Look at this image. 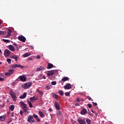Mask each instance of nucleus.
<instances>
[{"instance_id":"nucleus-34","label":"nucleus","mask_w":124,"mask_h":124,"mask_svg":"<svg viewBox=\"0 0 124 124\" xmlns=\"http://www.w3.org/2000/svg\"><path fill=\"white\" fill-rule=\"evenodd\" d=\"M35 118V119H37V118H38V116H37V115L35 114H33V118Z\"/></svg>"},{"instance_id":"nucleus-24","label":"nucleus","mask_w":124,"mask_h":124,"mask_svg":"<svg viewBox=\"0 0 124 124\" xmlns=\"http://www.w3.org/2000/svg\"><path fill=\"white\" fill-rule=\"evenodd\" d=\"M14 108H15V106L11 105L9 107V109L11 110V111H13L14 110Z\"/></svg>"},{"instance_id":"nucleus-38","label":"nucleus","mask_w":124,"mask_h":124,"mask_svg":"<svg viewBox=\"0 0 124 124\" xmlns=\"http://www.w3.org/2000/svg\"><path fill=\"white\" fill-rule=\"evenodd\" d=\"M41 57H40V55H37L36 57V59H37V60H39V59H41Z\"/></svg>"},{"instance_id":"nucleus-37","label":"nucleus","mask_w":124,"mask_h":124,"mask_svg":"<svg viewBox=\"0 0 124 124\" xmlns=\"http://www.w3.org/2000/svg\"><path fill=\"white\" fill-rule=\"evenodd\" d=\"M46 90H47V91H48V90H50V86L49 85L46 86Z\"/></svg>"},{"instance_id":"nucleus-44","label":"nucleus","mask_w":124,"mask_h":124,"mask_svg":"<svg viewBox=\"0 0 124 124\" xmlns=\"http://www.w3.org/2000/svg\"><path fill=\"white\" fill-rule=\"evenodd\" d=\"M23 111H22V110H20V114L21 115V116H22L23 115Z\"/></svg>"},{"instance_id":"nucleus-47","label":"nucleus","mask_w":124,"mask_h":124,"mask_svg":"<svg viewBox=\"0 0 124 124\" xmlns=\"http://www.w3.org/2000/svg\"><path fill=\"white\" fill-rule=\"evenodd\" d=\"M8 35H9V36H11V33L8 32Z\"/></svg>"},{"instance_id":"nucleus-2","label":"nucleus","mask_w":124,"mask_h":124,"mask_svg":"<svg viewBox=\"0 0 124 124\" xmlns=\"http://www.w3.org/2000/svg\"><path fill=\"white\" fill-rule=\"evenodd\" d=\"M20 104H21V107L22 108L24 112H27V111H28L27 105L23 102H20Z\"/></svg>"},{"instance_id":"nucleus-30","label":"nucleus","mask_w":124,"mask_h":124,"mask_svg":"<svg viewBox=\"0 0 124 124\" xmlns=\"http://www.w3.org/2000/svg\"><path fill=\"white\" fill-rule=\"evenodd\" d=\"M86 123L88 124H91L92 123V121L89 119H86Z\"/></svg>"},{"instance_id":"nucleus-21","label":"nucleus","mask_w":124,"mask_h":124,"mask_svg":"<svg viewBox=\"0 0 124 124\" xmlns=\"http://www.w3.org/2000/svg\"><path fill=\"white\" fill-rule=\"evenodd\" d=\"M38 113L41 117V118H44L45 117V115H44V113L42 112L41 111H39Z\"/></svg>"},{"instance_id":"nucleus-54","label":"nucleus","mask_w":124,"mask_h":124,"mask_svg":"<svg viewBox=\"0 0 124 124\" xmlns=\"http://www.w3.org/2000/svg\"><path fill=\"white\" fill-rule=\"evenodd\" d=\"M92 113H94V114H95V113L96 112L95 111H93V109H92Z\"/></svg>"},{"instance_id":"nucleus-7","label":"nucleus","mask_w":124,"mask_h":124,"mask_svg":"<svg viewBox=\"0 0 124 124\" xmlns=\"http://www.w3.org/2000/svg\"><path fill=\"white\" fill-rule=\"evenodd\" d=\"M18 39L20 41H21L22 42H26V37H24L23 35H20L18 37Z\"/></svg>"},{"instance_id":"nucleus-18","label":"nucleus","mask_w":124,"mask_h":124,"mask_svg":"<svg viewBox=\"0 0 124 124\" xmlns=\"http://www.w3.org/2000/svg\"><path fill=\"white\" fill-rule=\"evenodd\" d=\"M27 97V93H24L23 95H21L19 97L21 99H24Z\"/></svg>"},{"instance_id":"nucleus-10","label":"nucleus","mask_w":124,"mask_h":124,"mask_svg":"<svg viewBox=\"0 0 124 124\" xmlns=\"http://www.w3.org/2000/svg\"><path fill=\"white\" fill-rule=\"evenodd\" d=\"M78 122L79 124H87L86 123V121L84 119H82L81 118H78Z\"/></svg>"},{"instance_id":"nucleus-29","label":"nucleus","mask_w":124,"mask_h":124,"mask_svg":"<svg viewBox=\"0 0 124 124\" xmlns=\"http://www.w3.org/2000/svg\"><path fill=\"white\" fill-rule=\"evenodd\" d=\"M58 93H59V94H60V95H63V94H64L63 91H62V90H59L58 91Z\"/></svg>"},{"instance_id":"nucleus-6","label":"nucleus","mask_w":124,"mask_h":124,"mask_svg":"<svg viewBox=\"0 0 124 124\" xmlns=\"http://www.w3.org/2000/svg\"><path fill=\"white\" fill-rule=\"evenodd\" d=\"M56 72H57V70H55L49 71L47 73V76H48V77L50 76H53V75L55 74V73H56Z\"/></svg>"},{"instance_id":"nucleus-9","label":"nucleus","mask_w":124,"mask_h":124,"mask_svg":"<svg viewBox=\"0 0 124 124\" xmlns=\"http://www.w3.org/2000/svg\"><path fill=\"white\" fill-rule=\"evenodd\" d=\"M18 78L20 79V81L22 82H26L27 78H26V77L24 76H20L18 77Z\"/></svg>"},{"instance_id":"nucleus-3","label":"nucleus","mask_w":124,"mask_h":124,"mask_svg":"<svg viewBox=\"0 0 124 124\" xmlns=\"http://www.w3.org/2000/svg\"><path fill=\"white\" fill-rule=\"evenodd\" d=\"M10 67L11 68H16V67H18L19 68H21V69H23V68H24V66L21 64H15L10 65Z\"/></svg>"},{"instance_id":"nucleus-48","label":"nucleus","mask_w":124,"mask_h":124,"mask_svg":"<svg viewBox=\"0 0 124 124\" xmlns=\"http://www.w3.org/2000/svg\"><path fill=\"white\" fill-rule=\"evenodd\" d=\"M11 116L14 117V112L11 113Z\"/></svg>"},{"instance_id":"nucleus-32","label":"nucleus","mask_w":124,"mask_h":124,"mask_svg":"<svg viewBox=\"0 0 124 124\" xmlns=\"http://www.w3.org/2000/svg\"><path fill=\"white\" fill-rule=\"evenodd\" d=\"M37 92L39 93H40V94L43 95V92H42V91L37 90Z\"/></svg>"},{"instance_id":"nucleus-45","label":"nucleus","mask_w":124,"mask_h":124,"mask_svg":"<svg viewBox=\"0 0 124 124\" xmlns=\"http://www.w3.org/2000/svg\"><path fill=\"white\" fill-rule=\"evenodd\" d=\"M33 123H35V121L34 120H32L31 121V124H32Z\"/></svg>"},{"instance_id":"nucleus-39","label":"nucleus","mask_w":124,"mask_h":124,"mask_svg":"<svg viewBox=\"0 0 124 124\" xmlns=\"http://www.w3.org/2000/svg\"><path fill=\"white\" fill-rule=\"evenodd\" d=\"M87 106H88L89 108H92V104H88L87 105Z\"/></svg>"},{"instance_id":"nucleus-31","label":"nucleus","mask_w":124,"mask_h":124,"mask_svg":"<svg viewBox=\"0 0 124 124\" xmlns=\"http://www.w3.org/2000/svg\"><path fill=\"white\" fill-rule=\"evenodd\" d=\"M65 95H66V96H70V93L66 92L65 93Z\"/></svg>"},{"instance_id":"nucleus-42","label":"nucleus","mask_w":124,"mask_h":124,"mask_svg":"<svg viewBox=\"0 0 124 124\" xmlns=\"http://www.w3.org/2000/svg\"><path fill=\"white\" fill-rule=\"evenodd\" d=\"M14 59H15L16 62H17V61H18V57H17V56H15Z\"/></svg>"},{"instance_id":"nucleus-13","label":"nucleus","mask_w":124,"mask_h":124,"mask_svg":"<svg viewBox=\"0 0 124 124\" xmlns=\"http://www.w3.org/2000/svg\"><path fill=\"white\" fill-rule=\"evenodd\" d=\"M81 115H86L87 114V109L86 108H83L80 112Z\"/></svg>"},{"instance_id":"nucleus-41","label":"nucleus","mask_w":124,"mask_h":124,"mask_svg":"<svg viewBox=\"0 0 124 124\" xmlns=\"http://www.w3.org/2000/svg\"><path fill=\"white\" fill-rule=\"evenodd\" d=\"M36 122H37L38 123H39V122H40V119L38 118H36Z\"/></svg>"},{"instance_id":"nucleus-16","label":"nucleus","mask_w":124,"mask_h":124,"mask_svg":"<svg viewBox=\"0 0 124 124\" xmlns=\"http://www.w3.org/2000/svg\"><path fill=\"white\" fill-rule=\"evenodd\" d=\"M30 99L31 101V102H33V101H34V100H38V98L33 96V97H31L30 98Z\"/></svg>"},{"instance_id":"nucleus-58","label":"nucleus","mask_w":124,"mask_h":124,"mask_svg":"<svg viewBox=\"0 0 124 124\" xmlns=\"http://www.w3.org/2000/svg\"><path fill=\"white\" fill-rule=\"evenodd\" d=\"M0 54H2V51H1V50L0 49Z\"/></svg>"},{"instance_id":"nucleus-61","label":"nucleus","mask_w":124,"mask_h":124,"mask_svg":"<svg viewBox=\"0 0 124 124\" xmlns=\"http://www.w3.org/2000/svg\"><path fill=\"white\" fill-rule=\"evenodd\" d=\"M43 78H44V79H46V78L45 76H44Z\"/></svg>"},{"instance_id":"nucleus-17","label":"nucleus","mask_w":124,"mask_h":124,"mask_svg":"<svg viewBox=\"0 0 124 124\" xmlns=\"http://www.w3.org/2000/svg\"><path fill=\"white\" fill-rule=\"evenodd\" d=\"M55 107L57 110H60V105H59V103L58 102L55 103Z\"/></svg>"},{"instance_id":"nucleus-28","label":"nucleus","mask_w":124,"mask_h":124,"mask_svg":"<svg viewBox=\"0 0 124 124\" xmlns=\"http://www.w3.org/2000/svg\"><path fill=\"white\" fill-rule=\"evenodd\" d=\"M2 41L5 42V43H10V40L4 39H2Z\"/></svg>"},{"instance_id":"nucleus-12","label":"nucleus","mask_w":124,"mask_h":124,"mask_svg":"<svg viewBox=\"0 0 124 124\" xmlns=\"http://www.w3.org/2000/svg\"><path fill=\"white\" fill-rule=\"evenodd\" d=\"M8 48L9 50H10V51H12V52H14V51H15V47L12 45L9 46Z\"/></svg>"},{"instance_id":"nucleus-50","label":"nucleus","mask_w":124,"mask_h":124,"mask_svg":"<svg viewBox=\"0 0 124 124\" xmlns=\"http://www.w3.org/2000/svg\"><path fill=\"white\" fill-rule=\"evenodd\" d=\"M88 99H89V100H92V101H93V99H92L91 97H89Z\"/></svg>"},{"instance_id":"nucleus-33","label":"nucleus","mask_w":124,"mask_h":124,"mask_svg":"<svg viewBox=\"0 0 124 124\" xmlns=\"http://www.w3.org/2000/svg\"><path fill=\"white\" fill-rule=\"evenodd\" d=\"M51 85H52V86H55L56 85H57V82L56 81H52L51 82Z\"/></svg>"},{"instance_id":"nucleus-19","label":"nucleus","mask_w":124,"mask_h":124,"mask_svg":"<svg viewBox=\"0 0 124 124\" xmlns=\"http://www.w3.org/2000/svg\"><path fill=\"white\" fill-rule=\"evenodd\" d=\"M32 119H33V116L32 115H30L28 118V122L29 123H31Z\"/></svg>"},{"instance_id":"nucleus-43","label":"nucleus","mask_w":124,"mask_h":124,"mask_svg":"<svg viewBox=\"0 0 124 124\" xmlns=\"http://www.w3.org/2000/svg\"><path fill=\"white\" fill-rule=\"evenodd\" d=\"M89 115H90V116H92V117H93V113H91V112H88Z\"/></svg>"},{"instance_id":"nucleus-62","label":"nucleus","mask_w":124,"mask_h":124,"mask_svg":"<svg viewBox=\"0 0 124 124\" xmlns=\"http://www.w3.org/2000/svg\"><path fill=\"white\" fill-rule=\"evenodd\" d=\"M20 79L19 78L16 79V81H19Z\"/></svg>"},{"instance_id":"nucleus-20","label":"nucleus","mask_w":124,"mask_h":124,"mask_svg":"<svg viewBox=\"0 0 124 124\" xmlns=\"http://www.w3.org/2000/svg\"><path fill=\"white\" fill-rule=\"evenodd\" d=\"M5 119H6V117L5 116H0V120L1 122H4L5 121Z\"/></svg>"},{"instance_id":"nucleus-56","label":"nucleus","mask_w":124,"mask_h":124,"mask_svg":"<svg viewBox=\"0 0 124 124\" xmlns=\"http://www.w3.org/2000/svg\"><path fill=\"white\" fill-rule=\"evenodd\" d=\"M48 111H49V112H51V111H52V108H49L48 109Z\"/></svg>"},{"instance_id":"nucleus-52","label":"nucleus","mask_w":124,"mask_h":124,"mask_svg":"<svg viewBox=\"0 0 124 124\" xmlns=\"http://www.w3.org/2000/svg\"><path fill=\"white\" fill-rule=\"evenodd\" d=\"M13 45H14V46H15L16 47H17V44L14 43V44H13Z\"/></svg>"},{"instance_id":"nucleus-46","label":"nucleus","mask_w":124,"mask_h":124,"mask_svg":"<svg viewBox=\"0 0 124 124\" xmlns=\"http://www.w3.org/2000/svg\"><path fill=\"white\" fill-rule=\"evenodd\" d=\"M4 78H0V81H4Z\"/></svg>"},{"instance_id":"nucleus-55","label":"nucleus","mask_w":124,"mask_h":124,"mask_svg":"<svg viewBox=\"0 0 124 124\" xmlns=\"http://www.w3.org/2000/svg\"><path fill=\"white\" fill-rule=\"evenodd\" d=\"M16 50H19V47L18 46H16Z\"/></svg>"},{"instance_id":"nucleus-15","label":"nucleus","mask_w":124,"mask_h":124,"mask_svg":"<svg viewBox=\"0 0 124 124\" xmlns=\"http://www.w3.org/2000/svg\"><path fill=\"white\" fill-rule=\"evenodd\" d=\"M62 111H58L57 112V117H58V119L59 118H60V117H62Z\"/></svg>"},{"instance_id":"nucleus-35","label":"nucleus","mask_w":124,"mask_h":124,"mask_svg":"<svg viewBox=\"0 0 124 124\" xmlns=\"http://www.w3.org/2000/svg\"><path fill=\"white\" fill-rule=\"evenodd\" d=\"M5 32L4 31H0V35H1L2 34H5Z\"/></svg>"},{"instance_id":"nucleus-25","label":"nucleus","mask_w":124,"mask_h":124,"mask_svg":"<svg viewBox=\"0 0 124 124\" xmlns=\"http://www.w3.org/2000/svg\"><path fill=\"white\" fill-rule=\"evenodd\" d=\"M29 56H31V54L29 53H27L25 54H23V58H27V57H29Z\"/></svg>"},{"instance_id":"nucleus-60","label":"nucleus","mask_w":124,"mask_h":124,"mask_svg":"<svg viewBox=\"0 0 124 124\" xmlns=\"http://www.w3.org/2000/svg\"><path fill=\"white\" fill-rule=\"evenodd\" d=\"M95 116H97V113L95 112Z\"/></svg>"},{"instance_id":"nucleus-63","label":"nucleus","mask_w":124,"mask_h":124,"mask_svg":"<svg viewBox=\"0 0 124 124\" xmlns=\"http://www.w3.org/2000/svg\"><path fill=\"white\" fill-rule=\"evenodd\" d=\"M2 62H0V64H2Z\"/></svg>"},{"instance_id":"nucleus-22","label":"nucleus","mask_w":124,"mask_h":124,"mask_svg":"<svg viewBox=\"0 0 124 124\" xmlns=\"http://www.w3.org/2000/svg\"><path fill=\"white\" fill-rule=\"evenodd\" d=\"M69 80V78L68 77H64L62 79V82H66V81H68Z\"/></svg>"},{"instance_id":"nucleus-57","label":"nucleus","mask_w":124,"mask_h":124,"mask_svg":"<svg viewBox=\"0 0 124 124\" xmlns=\"http://www.w3.org/2000/svg\"><path fill=\"white\" fill-rule=\"evenodd\" d=\"M11 58H12V59H15V56H12V57H11Z\"/></svg>"},{"instance_id":"nucleus-51","label":"nucleus","mask_w":124,"mask_h":124,"mask_svg":"<svg viewBox=\"0 0 124 124\" xmlns=\"http://www.w3.org/2000/svg\"><path fill=\"white\" fill-rule=\"evenodd\" d=\"M8 31H9V32H10V33H11L12 32V31H11V29H8Z\"/></svg>"},{"instance_id":"nucleus-4","label":"nucleus","mask_w":124,"mask_h":124,"mask_svg":"<svg viewBox=\"0 0 124 124\" xmlns=\"http://www.w3.org/2000/svg\"><path fill=\"white\" fill-rule=\"evenodd\" d=\"M15 70L14 69H10L8 71V72H6L5 73V76H10L11 75H12L13 73L15 72Z\"/></svg>"},{"instance_id":"nucleus-11","label":"nucleus","mask_w":124,"mask_h":124,"mask_svg":"<svg viewBox=\"0 0 124 124\" xmlns=\"http://www.w3.org/2000/svg\"><path fill=\"white\" fill-rule=\"evenodd\" d=\"M71 84L67 83L65 86H64V89L65 90H70V89H71Z\"/></svg>"},{"instance_id":"nucleus-26","label":"nucleus","mask_w":124,"mask_h":124,"mask_svg":"<svg viewBox=\"0 0 124 124\" xmlns=\"http://www.w3.org/2000/svg\"><path fill=\"white\" fill-rule=\"evenodd\" d=\"M27 102L29 105V107H30V108H32L33 106H32V104H31V101L29 100H27Z\"/></svg>"},{"instance_id":"nucleus-40","label":"nucleus","mask_w":124,"mask_h":124,"mask_svg":"<svg viewBox=\"0 0 124 124\" xmlns=\"http://www.w3.org/2000/svg\"><path fill=\"white\" fill-rule=\"evenodd\" d=\"M92 103L94 105V106H97V103H94L93 102Z\"/></svg>"},{"instance_id":"nucleus-14","label":"nucleus","mask_w":124,"mask_h":124,"mask_svg":"<svg viewBox=\"0 0 124 124\" xmlns=\"http://www.w3.org/2000/svg\"><path fill=\"white\" fill-rule=\"evenodd\" d=\"M54 67V65L51 63H48L47 64V69H51V68H53Z\"/></svg>"},{"instance_id":"nucleus-1","label":"nucleus","mask_w":124,"mask_h":124,"mask_svg":"<svg viewBox=\"0 0 124 124\" xmlns=\"http://www.w3.org/2000/svg\"><path fill=\"white\" fill-rule=\"evenodd\" d=\"M10 94L14 101L16 102L17 101V95H16V93H14V91L11 90L10 91Z\"/></svg>"},{"instance_id":"nucleus-8","label":"nucleus","mask_w":124,"mask_h":124,"mask_svg":"<svg viewBox=\"0 0 124 124\" xmlns=\"http://www.w3.org/2000/svg\"><path fill=\"white\" fill-rule=\"evenodd\" d=\"M31 85H32V82H31L26 83L24 85L25 89H28V88L31 86Z\"/></svg>"},{"instance_id":"nucleus-53","label":"nucleus","mask_w":124,"mask_h":124,"mask_svg":"<svg viewBox=\"0 0 124 124\" xmlns=\"http://www.w3.org/2000/svg\"><path fill=\"white\" fill-rule=\"evenodd\" d=\"M6 38H8V37H9V36L8 35H7L5 37Z\"/></svg>"},{"instance_id":"nucleus-59","label":"nucleus","mask_w":124,"mask_h":124,"mask_svg":"<svg viewBox=\"0 0 124 124\" xmlns=\"http://www.w3.org/2000/svg\"><path fill=\"white\" fill-rule=\"evenodd\" d=\"M78 105V103L75 104V106H77Z\"/></svg>"},{"instance_id":"nucleus-64","label":"nucleus","mask_w":124,"mask_h":124,"mask_svg":"<svg viewBox=\"0 0 124 124\" xmlns=\"http://www.w3.org/2000/svg\"><path fill=\"white\" fill-rule=\"evenodd\" d=\"M45 124H48L47 123H46Z\"/></svg>"},{"instance_id":"nucleus-5","label":"nucleus","mask_w":124,"mask_h":124,"mask_svg":"<svg viewBox=\"0 0 124 124\" xmlns=\"http://www.w3.org/2000/svg\"><path fill=\"white\" fill-rule=\"evenodd\" d=\"M11 55V51H10L8 49H5V51H4V55L6 58H7V57H9Z\"/></svg>"},{"instance_id":"nucleus-23","label":"nucleus","mask_w":124,"mask_h":124,"mask_svg":"<svg viewBox=\"0 0 124 124\" xmlns=\"http://www.w3.org/2000/svg\"><path fill=\"white\" fill-rule=\"evenodd\" d=\"M36 69L37 71H41V70H43V69H44V67L41 66L40 67L37 68Z\"/></svg>"},{"instance_id":"nucleus-36","label":"nucleus","mask_w":124,"mask_h":124,"mask_svg":"<svg viewBox=\"0 0 124 124\" xmlns=\"http://www.w3.org/2000/svg\"><path fill=\"white\" fill-rule=\"evenodd\" d=\"M7 62L8 63H11V59H7Z\"/></svg>"},{"instance_id":"nucleus-49","label":"nucleus","mask_w":124,"mask_h":124,"mask_svg":"<svg viewBox=\"0 0 124 124\" xmlns=\"http://www.w3.org/2000/svg\"><path fill=\"white\" fill-rule=\"evenodd\" d=\"M32 58H29V59H28V61H32Z\"/></svg>"},{"instance_id":"nucleus-27","label":"nucleus","mask_w":124,"mask_h":124,"mask_svg":"<svg viewBox=\"0 0 124 124\" xmlns=\"http://www.w3.org/2000/svg\"><path fill=\"white\" fill-rule=\"evenodd\" d=\"M52 97H53V98H55V99L58 100V95L55 94V93H53L52 94Z\"/></svg>"}]
</instances>
